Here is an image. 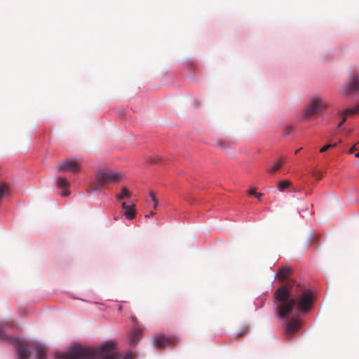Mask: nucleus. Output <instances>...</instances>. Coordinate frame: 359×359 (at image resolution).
<instances>
[{
	"label": "nucleus",
	"instance_id": "f257e3e1",
	"mask_svg": "<svg viewBox=\"0 0 359 359\" xmlns=\"http://www.w3.org/2000/svg\"><path fill=\"white\" fill-rule=\"evenodd\" d=\"M291 269L283 267L278 273L281 282L287 283L279 287L276 293V299L279 302L277 306L278 314L280 318H287L290 315L299 316L301 312H307L312 306L313 296L310 290L302 292L300 285H296L295 299L290 298L291 290L294 281L290 279Z\"/></svg>",
	"mask_w": 359,
	"mask_h": 359
},
{
	"label": "nucleus",
	"instance_id": "f03ea898",
	"mask_svg": "<svg viewBox=\"0 0 359 359\" xmlns=\"http://www.w3.org/2000/svg\"><path fill=\"white\" fill-rule=\"evenodd\" d=\"M55 357L56 359H122L123 355H119L116 352L113 343L107 342L97 349L80 346H74L67 352L57 353ZM133 358L132 353H128L124 355V359Z\"/></svg>",
	"mask_w": 359,
	"mask_h": 359
},
{
	"label": "nucleus",
	"instance_id": "7ed1b4c3",
	"mask_svg": "<svg viewBox=\"0 0 359 359\" xmlns=\"http://www.w3.org/2000/svg\"><path fill=\"white\" fill-rule=\"evenodd\" d=\"M123 175L112 170H101L96 174L95 181L93 182L88 191L89 193L100 192L102 187L108 184L118 183Z\"/></svg>",
	"mask_w": 359,
	"mask_h": 359
},
{
	"label": "nucleus",
	"instance_id": "20e7f679",
	"mask_svg": "<svg viewBox=\"0 0 359 359\" xmlns=\"http://www.w3.org/2000/svg\"><path fill=\"white\" fill-rule=\"evenodd\" d=\"M0 339L8 340L11 341L15 347L18 359H29L30 352L27 341L20 339H12L8 337L4 331L0 328Z\"/></svg>",
	"mask_w": 359,
	"mask_h": 359
},
{
	"label": "nucleus",
	"instance_id": "39448f33",
	"mask_svg": "<svg viewBox=\"0 0 359 359\" xmlns=\"http://www.w3.org/2000/svg\"><path fill=\"white\" fill-rule=\"evenodd\" d=\"M327 107V103L323 99L319 97H314L311 99L307 107L305 108L302 119L307 120L315 116L318 111Z\"/></svg>",
	"mask_w": 359,
	"mask_h": 359
},
{
	"label": "nucleus",
	"instance_id": "423d86ee",
	"mask_svg": "<svg viewBox=\"0 0 359 359\" xmlns=\"http://www.w3.org/2000/svg\"><path fill=\"white\" fill-rule=\"evenodd\" d=\"M177 343L178 340L175 337H166L165 335L160 334L153 338L154 346L159 349L175 346Z\"/></svg>",
	"mask_w": 359,
	"mask_h": 359
},
{
	"label": "nucleus",
	"instance_id": "0eeeda50",
	"mask_svg": "<svg viewBox=\"0 0 359 359\" xmlns=\"http://www.w3.org/2000/svg\"><path fill=\"white\" fill-rule=\"evenodd\" d=\"M81 169L80 164L71 159H65L60 161L57 165V172H69L73 174L79 172Z\"/></svg>",
	"mask_w": 359,
	"mask_h": 359
},
{
	"label": "nucleus",
	"instance_id": "6e6552de",
	"mask_svg": "<svg viewBox=\"0 0 359 359\" xmlns=\"http://www.w3.org/2000/svg\"><path fill=\"white\" fill-rule=\"evenodd\" d=\"M353 91L359 92V77L357 75L351 76L348 82L341 89V93L346 96H349Z\"/></svg>",
	"mask_w": 359,
	"mask_h": 359
},
{
	"label": "nucleus",
	"instance_id": "1a4fd4ad",
	"mask_svg": "<svg viewBox=\"0 0 359 359\" xmlns=\"http://www.w3.org/2000/svg\"><path fill=\"white\" fill-rule=\"evenodd\" d=\"M301 327V322L297 319H292L287 323L285 330V335L290 338Z\"/></svg>",
	"mask_w": 359,
	"mask_h": 359
},
{
	"label": "nucleus",
	"instance_id": "9d476101",
	"mask_svg": "<svg viewBox=\"0 0 359 359\" xmlns=\"http://www.w3.org/2000/svg\"><path fill=\"white\" fill-rule=\"evenodd\" d=\"M130 344H137L142 338V330L140 327H134L128 336Z\"/></svg>",
	"mask_w": 359,
	"mask_h": 359
},
{
	"label": "nucleus",
	"instance_id": "9b49d317",
	"mask_svg": "<svg viewBox=\"0 0 359 359\" xmlns=\"http://www.w3.org/2000/svg\"><path fill=\"white\" fill-rule=\"evenodd\" d=\"M57 187L58 188L61 189L62 191L61 192L60 195L62 196H67L69 194V191H68V189L69 187V183L67 181V178L60 177L57 180Z\"/></svg>",
	"mask_w": 359,
	"mask_h": 359
},
{
	"label": "nucleus",
	"instance_id": "f8f14e48",
	"mask_svg": "<svg viewBox=\"0 0 359 359\" xmlns=\"http://www.w3.org/2000/svg\"><path fill=\"white\" fill-rule=\"evenodd\" d=\"M135 208V204L129 205L128 208L123 212V215L129 220L133 219L136 216V210Z\"/></svg>",
	"mask_w": 359,
	"mask_h": 359
},
{
	"label": "nucleus",
	"instance_id": "ddd939ff",
	"mask_svg": "<svg viewBox=\"0 0 359 359\" xmlns=\"http://www.w3.org/2000/svg\"><path fill=\"white\" fill-rule=\"evenodd\" d=\"M284 164V160L283 158H279L277 160L275 163L269 169V172L275 173L278 171L283 165Z\"/></svg>",
	"mask_w": 359,
	"mask_h": 359
},
{
	"label": "nucleus",
	"instance_id": "4468645a",
	"mask_svg": "<svg viewBox=\"0 0 359 359\" xmlns=\"http://www.w3.org/2000/svg\"><path fill=\"white\" fill-rule=\"evenodd\" d=\"M292 183L290 180H284L278 182V189L279 191H284L286 189L291 187Z\"/></svg>",
	"mask_w": 359,
	"mask_h": 359
},
{
	"label": "nucleus",
	"instance_id": "2eb2a0df",
	"mask_svg": "<svg viewBox=\"0 0 359 359\" xmlns=\"http://www.w3.org/2000/svg\"><path fill=\"white\" fill-rule=\"evenodd\" d=\"M130 197L131 193L125 187L121 189V192L120 194L116 195V198L118 201H121Z\"/></svg>",
	"mask_w": 359,
	"mask_h": 359
},
{
	"label": "nucleus",
	"instance_id": "dca6fc26",
	"mask_svg": "<svg viewBox=\"0 0 359 359\" xmlns=\"http://www.w3.org/2000/svg\"><path fill=\"white\" fill-rule=\"evenodd\" d=\"M338 116H350V115H353V114H355V111L354 110V109H346L344 110H342V111H340L338 112Z\"/></svg>",
	"mask_w": 359,
	"mask_h": 359
},
{
	"label": "nucleus",
	"instance_id": "f3484780",
	"mask_svg": "<svg viewBox=\"0 0 359 359\" xmlns=\"http://www.w3.org/2000/svg\"><path fill=\"white\" fill-rule=\"evenodd\" d=\"M36 357L37 359H46V353L41 347L37 348Z\"/></svg>",
	"mask_w": 359,
	"mask_h": 359
},
{
	"label": "nucleus",
	"instance_id": "a211bd4d",
	"mask_svg": "<svg viewBox=\"0 0 359 359\" xmlns=\"http://www.w3.org/2000/svg\"><path fill=\"white\" fill-rule=\"evenodd\" d=\"M149 194L154 203V208L156 210L158 205V201L156 198V194L154 191H150Z\"/></svg>",
	"mask_w": 359,
	"mask_h": 359
},
{
	"label": "nucleus",
	"instance_id": "6ab92c4d",
	"mask_svg": "<svg viewBox=\"0 0 359 359\" xmlns=\"http://www.w3.org/2000/svg\"><path fill=\"white\" fill-rule=\"evenodd\" d=\"M294 129L292 126H286L284 128V136H288L294 132Z\"/></svg>",
	"mask_w": 359,
	"mask_h": 359
},
{
	"label": "nucleus",
	"instance_id": "aec40b11",
	"mask_svg": "<svg viewBox=\"0 0 359 359\" xmlns=\"http://www.w3.org/2000/svg\"><path fill=\"white\" fill-rule=\"evenodd\" d=\"M337 145L336 143L334 144H326L325 146L323 147L320 149V152L323 153V152H325L327 150H328L330 148H334Z\"/></svg>",
	"mask_w": 359,
	"mask_h": 359
},
{
	"label": "nucleus",
	"instance_id": "412c9836",
	"mask_svg": "<svg viewBox=\"0 0 359 359\" xmlns=\"http://www.w3.org/2000/svg\"><path fill=\"white\" fill-rule=\"evenodd\" d=\"M217 147H219V148L222 149H226V147H229V144L224 141H219L217 142Z\"/></svg>",
	"mask_w": 359,
	"mask_h": 359
},
{
	"label": "nucleus",
	"instance_id": "4be33fe9",
	"mask_svg": "<svg viewBox=\"0 0 359 359\" xmlns=\"http://www.w3.org/2000/svg\"><path fill=\"white\" fill-rule=\"evenodd\" d=\"M248 331H249L248 327H244L243 329V330L238 332L237 335L236 336V338L244 336L247 332H248Z\"/></svg>",
	"mask_w": 359,
	"mask_h": 359
},
{
	"label": "nucleus",
	"instance_id": "5701e85b",
	"mask_svg": "<svg viewBox=\"0 0 359 359\" xmlns=\"http://www.w3.org/2000/svg\"><path fill=\"white\" fill-rule=\"evenodd\" d=\"M341 117V119L337 124L338 128H341L344 123L346 121V116H340Z\"/></svg>",
	"mask_w": 359,
	"mask_h": 359
},
{
	"label": "nucleus",
	"instance_id": "b1692460",
	"mask_svg": "<svg viewBox=\"0 0 359 359\" xmlns=\"http://www.w3.org/2000/svg\"><path fill=\"white\" fill-rule=\"evenodd\" d=\"M313 175L314 177H316L318 180H320L322 177V174L318 171L313 172Z\"/></svg>",
	"mask_w": 359,
	"mask_h": 359
},
{
	"label": "nucleus",
	"instance_id": "393cba45",
	"mask_svg": "<svg viewBox=\"0 0 359 359\" xmlns=\"http://www.w3.org/2000/svg\"><path fill=\"white\" fill-rule=\"evenodd\" d=\"M160 161H161V158L158 156L151 158V162L152 163H158L160 162Z\"/></svg>",
	"mask_w": 359,
	"mask_h": 359
},
{
	"label": "nucleus",
	"instance_id": "a878e982",
	"mask_svg": "<svg viewBox=\"0 0 359 359\" xmlns=\"http://www.w3.org/2000/svg\"><path fill=\"white\" fill-rule=\"evenodd\" d=\"M131 320H132L133 323L134 324V327H139L138 324H137V320L136 317H135V316L131 317Z\"/></svg>",
	"mask_w": 359,
	"mask_h": 359
},
{
	"label": "nucleus",
	"instance_id": "bb28decb",
	"mask_svg": "<svg viewBox=\"0 0 359 359\" xmlns=\"http://www.w3.org/2000/svg\"><path fill=\"white\" fill-rule=\"evenodd\" d=\"M248 194L250 196H255L257 195V192L255 189H252L248 191Z\"/></svg>",
	"mask_w": 359,
	"mask_h": 359
},
{
	"label": "nucleus",
	"instance_id": "cd10ccee",
	"mask_svg": "<svg viewBox=\"0 0 359 359\" xmlns=\"http://www.w3.org/2000/svg\"><path fill=\"white\" fill-rule=\"evenodd\" d=\"M128 206H129V205H128L126 204V202H123V203H121V207H122V208H123L124 210H125L126 209H127V208H128Z\"/></svg>",
	"mask_w": 359,
	"mask_h": 359
},
{
	"label": "nucleus",
	"instance_id": "c85d7f7f",
	"mask_svg": "<svg viewBox=\"0 0 359 359\" xmlns=\"http://www.w3.org/2000/svg\"><path fill=\"white\" fill-rule=\"evenodd\" d=\"M263 196V194L262 193H257V195H255V196L258 198V199H260L261 197Z\"/></svg>",
	"mask_w": 359,
	"mask_h": 359
},
{
	"label": "nucleus",
	"instance_id": "c756f323",
	"mask_svg": "<svg viewBox=\"0 0 359 359\" xmlns=\"http://www.w3.org/2000/svg\"><path fill=\"white\" fill-rule=\"evenodd\" d=\"M353 109L355 111V114L358 113L359 112V104Z\"/></svg>",
	"mask_w": 359,
	"mask_h": 359
},
{
	"label": "nucleus",
	"instance_id": "7c9ffc66",
	"mask_svg": "<svg viewBox=\"0 0 359 359\" xmlns=\"http://www.w3.org/2000/svg\"><path fill=\"white\" fill-rule=\"evenodd\" d=\"M356 150L355 146H353L350 149V153H353L354 151Z\"/></svg>",
	"mask_w": 359,
	"mask_h": 359
},
{
	"label": "nucleus",
	"instance_id": "2f4dec72",
	"mask_svg": "<svg viewBox=\"0 0 359 359\" xmlns=\"http://www.w3.org/2000/svg\"><path fill=\"white\" fill-rule=\"evenodd\" d=\"M154 214H155V212L151 211L149 214L146 215L145 217H149L150 215H154Z\"/></svg>",
	"mask_w": 359,
	"mask_h": 359
},
{
	"label": "nucleus",
	"instance_id": "473e14b6",
	"mask_svg": "<svg viewBox=\"0 0 359 359\" xmlns=\"http://www.w3.org/2000/svg\"><path fill=\"white\" fill-rule=\"evenodd\" d=\"M119 217L118 216H114V221H117Z\"/></svg>",
	"mask_w": 359,
	"mask_h": 359
},
{
	"label": "nucleus",
	"instance_id": "72a5a7b5",
	"mask_svg": "<svg viewBox=\"0 0 359 359\" xmlns=\"http://www.w3.org/2000/svg\"><path fill=\"white\" fill-rule=\"evenodd\" d=\"M301 149H302V148L298 149L297 150L295 151L294 154H297Z\"/></svg>",
	"mask_w": 359,
	"mask_h": 359
},
{
	"label": "nucleus",
	"instance_id": "f704fd0d",
	"mask_svg": "<svg viewBox=\"0 0 359 359\" xmlns=\"http://www.w3.org/2000/svg\"><path fill=\"white\" fill-rule=\"evenodd\" d=\"M355 156V157L359 158V152L357 153Z\"/></svg>",
	"mask_w": 359,
	"mask_h": 359
}]
</instances>
